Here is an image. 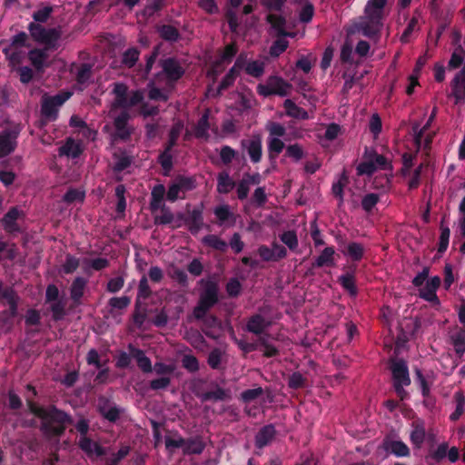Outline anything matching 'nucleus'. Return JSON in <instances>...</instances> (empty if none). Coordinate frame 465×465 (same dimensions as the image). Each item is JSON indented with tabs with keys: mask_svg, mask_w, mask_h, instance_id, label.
<instances>
[{
	"mask_svg": "<svg viewBox=\"0 0 465 465\" xmlns=\"http://www.w3.org/2000/svg\"><path fill=\"white\" fill-rule=\"evenodd\" d=\"M74 423L72 416L55 405H48L46 411L41 418L40 430L49 439L60 438L66 430L68 425Z\"/></svg>",
	"mask_w": 465,
	"mask_h": 465,
	"instance_id": "nucleus-1",
	"label": "nucleus"
},
{
	"mask_svg": "<svg viewBox=\"0 0 465 465\" xmlns=\"http://www.w3.org/2000/svg\"><path fill=\"white\" fill-rule=\"evenodd\" d=\"M387 0H368L364 13L365 17L360 24V30L368 38L379 36L385 17L384 7Z\"/></svg>",
	"mask_w": 465,
	"mask_h": 465,
	"instance_id": "nucleus-2",
	"label": "nucleus"
},
{
	"mask_svg": "<svg viewBox=\"0 0 465 465\" xmlns=\"http://www.w3.org/2000/svg\"><path fill=\"white\" fill-rule=\"evenodd\" d=\"M70 92H60L54 95L45 93L40 101V118L38 127L44 128L49 123L55 122L59 117V111L63 104L71 97Z\"/></svg>",
	"mask_w": 465,
	"mask_h": 465,
	"instance_id": "nucleus-3",
	"label": "nucleus"
},
{
	"mask_svg": "<svg viewBox=\"0 0 465 465\" xmlns=\"http://www.w3.org/2000/svg\"><path fill=\"white\" fill-rule=\"evenodd\" d=\"M198 284L202 286V290L193 315L195 319H203L205 314L219 302V286L216 282L207 279H201Z\"/></svg>",
	"mask_w": 465,
	"mask_h": 465,
	"instance_id": "nucleus-4",
	"label": "nucleus"
},
{
	"mask_svg": "<svg viewBox=\"0 0 465 465\" xmlns=\"http://www.w3.org/2000/svg\"><path fill=\"white\" fill-rule=\"evenodd\" d=\"M390 370L393 389L400 400L404 401L408 397V392L404 388L411 382L408 364L403 359H391Z\"/></svg>",
	"mask_w": 465,
	"mask_h": 465,
	"instance_id": "nucleus-5",
	"label": "nucleus"
},
{
	"mask_svg": "<svg viewBox=\"0 0 465 465\" xmlns=\"http://www.w3.org/2000/svg\"><path fill=\"white\" fill-rule=\"evenodd\" d=\"M27 28L32 38L41 44L52 45L60 37V33L56 29H46L43 25L35 22H31Z\"/></svg>",
	"mask_w": 465,
	"mask_h": 465,
	"instance_id": "nucleus-6",
	"label": "nucleus"
},
{
	"mask_svg": "<svg viewBox=\"0 0 465 465\" xmlns=\"http://www.w3.org/2000/svg\"><path fill=\"white\" fill-rule=\"evenodd\" d=\"M159 64L168 82H177L185 73L180 62L174 57L161 59Z\"/></svg>",
	"mask_w": 465,
	"mask_h": 465,
	"instance_id": "nucleus-7",
	"label": "nucleus"
},
{
	"mask_svg": "<svg viewBox=\"0 0 465 465\" xmlns=\"http://www.w3.org/2000/svg\"><path fill=\"white\" fill-rule=\"evenodd\" d=\"M381 447L387 454H391L397 458L411 456V450L408 445L401 440H394L390 435L384 437Z\"/></svg>",
	"mask_w": 465,
	"mask_h": 465,
	"instance_id": "nucleus-8",
	"label": "nucleus"
},
{
	"mask_svg": "<svg viewBox=\"0 0 465 465\" xmlns=\"http://www.w3.org/2000/svg\"><path fill=\"white\" fill-rule=\"evenodd\" d=\"M131 118L130 114L127 111H122L114 120V134L115 139L122 141H127L130 139L133 128L128 126V121Z\"/></svg>",
	"mask_w": 465,
	"mask_h": 465,
	"instance_id": "nucleus-9",
	"label": "nucleus"
},
{
	"mask_svg": "<svg viewBox=\"0 0 465 465\" xmlns=\"http://www.w3.org/2000/svg\"><path fill=\"white\" fill-rule=\"evenodd\" d=\"M441 280L440 276H433L427 280L424 286L420 288V297L429 302L439 304L440 300L437 296V290L440 285Z\"/></svg>",
	"mask_w": 465,
	"mask_h": 465,
	"instance_id": "nucleus-10",
	"label": "nucleus"
},
{
	"mask_svg": "<svg viewBox=\"0 0 465 465\" xmlns=\"http://www.w3.org/2000/svg\"><path fill=\"white\" fill-rule=\"evenodd\" d=\"M17 133L4 130L0 133V158L12 153L16 148Z\"/></svg>",
	"mask_w": 465,
	"mask_h": 465,
	"instance_id": "nucleus-11",
	"label": "nucleus"
},
{
	"mask_svg": "<svg viewBox=\"0 0 465 465\" xmlns=\"http://www.w3.org/2000/svg\"><path fill=\"white\" fill-rule=\"evenodd\" d=\"M191 233L196 234L203 226V207H195L188 211L186 216H181Z\"/></svg>",
	"mask_w": 465,
	"mask_h": 465,
	"instance_id": "nucleus-12",
	"label": "nucleus"
},
{
	"mask_svg": "<svg viewBox=\"0 0 465 465\" xmlns=\"http://www.w3.org/2000/svg\"><path fill=\"white\" fill-rule=\"evenodd\" d=\"M23 214L17 206L11 207L1 219V223L6 232L13 233L20 231L17 224L18 218Z\"/></svg>",
	"mask_w": 465,
	"mask_h": 465,
	"instance_id": "nucleus-13",
	"label": "nucleus"
},
{
	"mask_svg": "<svg viewBox=\"0 0 465 465\" xmlns=\"http://www.w3.org/2000/svg\"><path fill=\"white\" fill-rule=\"evenodd\" d=\"M426 440V427L425 421L420 418L411 422V431L410 434V440L412 445L420 449Z\"/></svg>",
	"mask_w": 465,
	"mask_h": 465,
	"instance_id": "nucleus-14",
	"label": "nucleus"
},
{
	"mask_svg": "<svg viewBox=\"0 0 465 465\" xmlns=\"http://www.w3.org/2000/svg\"><path fill=\"white\" fill-rule=\"evenodd\" d=\"M78 447L89 457L94 455L96 457H103L105 455V450L98 442L94 441L89 437H80L78 440Z\"/></svg>",
	"mask_w": 465,
	"mask_h": 465,
	"instance_id": "nucleus-15",
	"label": "nucleus"
},
{
	"mask_svg": "<svg viewBox=\"0 0 465 465\" xmlns=\"http://www.w3.org/2000/svg\"><path fill=\"white\" fill-rule=\"evenodd\" d=\"M276 429L273 424H267L262 427L255 435V447L263 449L268 446L276 436Z\"/></svg>",
	"mask_w": 465,
	"mask_h": 465,
	"instance_id": "nucleus-16",
	"label": "nucleus"
},
{
	"mask_svg": "<svg viewBox=\"0 0 465 465\" xmlns=\"http://www.w3.org/2000/svg\"><path fill=\"white\" fill-rule=\"evenodd\" d=\"M356 266L351 265L349 272L341 274L338 278V282L351 295L355 297L358 294V288L355 281Z\"/></svg>",
	"mask_w": 465,
	"mask_h": 465,
	"instance_id": "nucleus-17",
	"label": "nucleus"
},
{
	"mask_svg": "<svg viewBox=\"0 0 465 465\" xmlns=\"http://www.w3.org/2000/svg\"><path fill=\"white\" fill-rule=\"evenodd\" d=\"M87 283L88 280L83 276H77L72 282L69 291L70 298L74 305L82 303V298L84 297Z\"/></svg>",
	"mask_w": 465,
	"mask_h": 465,
	"instance_id": "nucleus-18",
	"label": "nucleus"
},
{
	"mask_svg": "<svg viewBox=\"0 0 465 465\" xmlns=\"http://www.w3.org/2000/svg\"><path fill=\"white\" fill-rule=\"evenodd\" d=\"M241 144L247 150L251 161L253 163L261 162L262 155V141L259 137L251 140H242Z\"/></svg>",
	"mask_w": 465,
	"mask_h": 465,
	"instance_id": "nucleus-19",
	"label": "nucleus"
},
{
	"mask_svg": "<svg viewBox=\"0 0 465 465\" xmlns=\"http://www.w3.org/2000/svg\"><path fill=\"white\" fill-rule=\"evenodd\" d=\"M335 249L325 247L312 263V268L333 267L335 265Z\"/></svg>",
	"mask_w": 465,
	"mask_h": 465,
	"instance_id": "nucleus-20",
	"label": "nucleus"
},
{
	"mask_svg": "<svg viewBox=\"0 0 465 465\" xmlns=\"http://www.w3.org/2000/svg\"><path fill=\"white\" fill-rule=\"evenodd\" d=\"M269 326L270 322L262 315L255 313L249 318L246 323V331L255 335H261Z\"/></svg>",
	"mask_w": 465,
	"mask_h": 465,
	"instance_id": "nucleus-21",
	"label": "nucleus"
},
{
	"mask_svg": "<svg viewBox=\"0 0 465 465\" xmlns=\"http://www.w3.org/2000/svg\"><path fill=\"white\" fill-rule=\"evenodd\" d=\"M128 351L133 358L135 359L138 367L145 373L152 371L151 360L145 355L144 351L136 348L132 343L128 345Z\"/></svg>",
	"mask_w": 465,
	"mask_h": 465,
	"instance_id": "nucleus-22",
	"label": "nucleus"
},
{
	"mask_svg": "<svg viewBox=\"0 0 465 465\" xmlns=\"http://www.w3.org/2000/svg\"><path fill=\"white\" fill-rule=\"evenodd\" d=\"M268 81L269 85L273 91V95L284 97L289 94L292 85L283 78L277 75H271L268 77Z\"/></svg>",
	"mask_w": 465,
	"mask_h": 465,
	"instance_id": "nucleus-23",
	"label": "nucleus"
},
{
	"mask_svg": "<svg viewBox=\"0 0 465 465\" xmlns=\"http://www.w3.org/2000/svg\"><path fill=\"white\" fill-rule=\"evenodd\" d=\"M363 158L371 160L378 169L392 170L391 163L384 155L379 154L373 148L366 147Z\"/></svg>",
	"mask_w": 465,
	"mask_h": 465,
	"instance_id": "nucleus-24",
	"label": "nucleus"
},
{
	"mask_svg": "<svg viewBox=\"0 0 465 465\" xmlns=\"http://www.w3.org/2000/svg\"><path fill=\"white\" fill-rule=\"evenodd\" d=\"M185 440L186 444L183 450L184 455H200L205 449V443L200 436L188 438Z\"/></svg>",
	"mask_w": 465,
	"mask_h": 465,
	"instance_id": "nucleus-25",
	"label": "nucleus"
},
{
	"mask_svg": "<svg viewBox=\"0 0 465 465\" xmlns=\"http://www.w3.org/2000/svg\"><path fill=\"white\" fill-rule=\"evenodd\" d=\"M159 36L170 43H175L181 38L179 30L172 25H161L156 27Z\"/></svg>",
	"mask_w": 465,
	"mask_h": 465,
	"instance_id": "nucleus-26",
	"label": "nucleus"
},
{
	"mask_svg": "<svg viewBox=\"0 0 465 465\" xmlns=\"http://www.w3.org/2000/svg\"><path fill=\"white\" fill-rule=\"evenodd\" d=\"M210 129L209 123V111L206 110L200 119L198 120L195 127H194V136L198 139H203L207 141L210 138V134L208 133Z\"/></svg>",
	"mask_w": 465,
	"mask_h": 465,
	"instance_id": "nucleus-27",
	"label": "nucleus"
},
{
	"mask_svg": "<svg viewBox=\"0 0 465 465\" xmlns=\"http://www.w3.org/2000/svg\"><path fill=\"white\" fill-rule=\"evenodd\" d=\"M235 182L231 178L228 172L223 171L218 173L217 192L219 193H229L235 187Z\"/></svg>",
	"mask_w": 465,
	"mask_h": 465,
	"instance_id": "nucleus-28",
	"label": "nucleus"
},
{
	"mask_svg": "<svg viewBox=\"0 0 465 465\" xmlns=\"http://www.w3.org/2000/svg\"><path fill=\"white\" fill-rule=\"evenodd\" d=\"M342 252L352 262H360L364 256L365 249L361 243L351 242L347 244L346 250L342 251Z\"/></svg>",
	"mask_w": 465,
	"mask_h": 465,
	"instance_id": "nucleus-29",
	"label": "nucleus"
},
{
	"mask_svg": "<svg viewBox=\"0 0 465 465\" xmlns=\"http://www.w3.org/2000/svg\"><path fill=\"white\" fill-rule=\"evenodd\" d=\"M165 194V188L163 184L155 185L151 193L150 209L152 213L162 209V202Z\"/></svg>",
	"mask_w": 465,
	"mask_h": 465,
	"instance_id": "nucleus-30",
	"label": "nucleus"
},
{
	"mask_svg": "<svg viewBox=\"0 0 465 465\" xmlns=\"http://www.w3.org/2000/svg\"><path fill=\"white\" fill-rule=\"evenodd\" d=\"M29 60L33 66L37 71H43L45 64V62L47 59V54L41 49L35 48L28 54Z\"/></svg>",
	"mask_w": 465,
	"mask_h": 465,
	"instance_id": "nucleus-31",
	"label": "nucleus"
},
{
	"mask_svg": "<svg viewBox=\"0 0 465 465\" xmlns=\"http://www.w3.org/2000/svg\"><path fill=\"white\" fill-rule=\"evenodd\" d=\"M266 21L277 32L278 35L285 36L288 35L285 31L286 19L282 15L269 14L266 16Z\"/></svg>",
	"mask_w": 465,
	"mask_h": 465,
	"instance_id": "nucleus-32",
	"label": "nucleus"
},
{
	"mask_svg": "<svg viewBox=\"0 0 465 465\" xmlns=\"http://www.w3.org/2000/svg\"><path fill=\"white\" fill-rule=\"evenodd\" d=\"M82 153V149L73 139H68L64 145L59 148L60 155H66L72 158H77Z\"/></svg>",
	"mask_w": 465,
	"mask_h": 465,
	"instance_id": "nucleus-33",
	"label": "nucleus"
},
{
	"mask_svg": "<svg viewBox=\"0 0 465 465\" xmlns=\"http://www.w3.org/2000/svg\"><path fill=\"white\" fill-rule=\"evenodd\" d=\"M152 295V290L148 283V279L143 275L139 281L137 297L135 301V308H141L140 300H146Z\"/></svg>",
	"mask_w": 465,
	"mask_h": 465,
	"instance_id": "nucleus-34",
	"label": "nucleus"
},
{
	"mask_svg": "<svg viewBox=\"0 0 465 465\" xmlns=\"http://www.w3.org/2000/svg\"><path fill=\"white\" fill-rule=\"evenodd\" d=\"M203 242L213 250L224 252L228 248V243L215 234H208L203 237Z\"/></svg>",
	"mask_w": 465,
	"mask_h": 465,
	"instance_id": "nucleus-35",
	"label": "nucleus"
},
{
	"mask_svg": "<svg viewBox=\"0 0 465 465\" xmlns=\"http://www.w3.org/2000/svg\"><path fill=\"white\" fill-rule=\"evenodd\" d=\"M114 158L115 162L113 169L115 173H121L126 170L133 163V157L125 153H122L120 154L114 153Z\"/></svg>",
	"mask_w": 465,
	"mask_h": 465,
	"instance_id": "nucleus-36",
	"label": "nucleus"
},
{
	"mask_svg": "<svg viewBox=\"0 0 465 465\" xmlns=\"http://www.w3.org/2000/svg\"><path fill=\"white\" fill-rule=\"evenodd\" d=\"M183 128V124L182 122H178L171 127L168 135V141L164 146V148H167V151H172L173 148L177 144V141L179 139Z\"/></svg>",
	"mask_w": 465,
	"mask_h": 465,
	"instance_id": "nucleus-37",
	"label": "nucleus"
},
{
	"mask_svg": "<svg viewBox=\"0 0 465 465\" xmlns=\"http://www.w3.org/2000/svg\"><path fill=\"white\" fill-rule=\"evenodd\" d=\"M140 51L137 47H130L125 50L122 55V64L127 67L132 68L139 60Z\"/></svg>",
	"mask_w": 465,
	"mask_h": 465,
	"instance_id": "nucleus-38",
	"label": "nucleus"
},
{
	"mask_svg": "<svg viewBox=\"0 0 465 465\" xmlns=\"http://www.w3.org/2000/svg\"><path fill=\"white\" fill-rule=\"evenodd\" d=\"M440 235L439 239L438 244V252L440 254L444 253L449 246L450 230L447 225H444L443 220H441L440 224Z\"/></svg>",
	"mask_w": 465,
	"mask_h": 465,
	"instance_id": "nucleus-39",
	"label": "nucleus"
},
{
	"mask_svg": "<svg viewBox=\"0 0 465 465\" xmlns=\"http://www.w3.org/2000/svg\"><path fill=\"white\" fill-rule=\"evenodd\" d=\"M229 397L226 391L220 386H216V389L213 391H209L202 394L201 399L203 401H225Z\"/></svg>",
	"mask_w": 465,
	"mask_h": 465,
	"instance_id": "nucleus-40",
	"label": "nucleus"
},
{
	"mask_svg": "<svg viewBox=\"0 0 465 465\" xmlns=\"http://www.w3.org/2000/svg\"><path fill=\"white\" fill-rule=\"evenodd\" d=\"M380 202V195L378 193H366L361 199V208L367 213H371L376 204Z\"/></svg>",
	"mask_w": 465,
	"mask_h": 465,
	"instance_id": "nucleus-41",
	"label": "nucleus"
},
{
	"mask_svg": "<svg viewBox=\"0 0 465 465\" xmlns=\"http://www.w3.org/2000/svg\"><path fill=\"white\" fill-rule=\"evenodd\" d=\"M93 65L89 63H84L80 65L76 74L75 80L79 84H86L92 76Z\"/></svg>",
	"mask_w": 465,
	"mask_h": 465,
	"instance_id": "nucleus-42",
	"label": "nucleus"
},
{
	"mask_svg": "<svg viewBox=\"0 0 465 465\" xmlns=\"http://www.w3.org/2000/svg\"><path fill=\"white\" fill-rule=\"evenodd\" d=\"M0 300H2L4 303L11 305L12 302L18 303L20 298L12 287L3 288L0 283Z\"/></svg>",
	"mask_w": 465,
	"mask_h": 465,
	"instance_id": "nucleus-43",
	"label": "nucleus"
},
{
	"mask_svg": "<svg viewBox=\"0 0 465 465\" xmlns=\"http://www.w3.org/2000/svg\"><path fill=\"white\" fill-rule=\"evenodd\" d=\"M264 63L259 60L251 61L245 66V73L252 77L260 78L264 73Z\"/></svg>",
	"mask_w": 465,
	"mask_h": 465,
	"instance_id": "nucleus-44",
	"label": "nucleus"
},
{
	"mask_svg": "<svg viewBox=\"0 0 465 465\" xmlns=\"http://www.w3.org/2000/svg\"><path fill=\"white\" fill-rule=\"evenodd\" d=\"M238 74V70H235V68L232 67L221 80L217 88L218 94H222V92L232 85Z\"/></svg>",
	"mask_w": 465,
	"mask_h": 465,
	"instance_id": "nucleus-45",
	"label": "nucleus"
},
{
	"mask_svg": "<svg viewBox=\"0 0 465 465\" xmlns=\"http://www.w3.org/2000/svg\"><path fill=\"white\" fill-rule=\"evenodd\" d=\"M452 345L457 355L462 356L465 352V331L453 334L451 336Z\"/></svg>",
	"mask_w": 465,
	"mask_h": 465,
	"instance_id": "nucleus-46",
	"label": "nucleus"
},
{
	"mask_svg": "<svg viewBox=\"0 0 465 465\" xmlns=\"http://www.w3.org/2000/svg\"><path fill=\"white\" fill-rule=\"evenodd\" d=\"M306 383L307 379L300 371L292 372L288 378V386L292 390L303 389Z\"/></svg>",
	"mask_w": 465,
	"mask_h": 465,
	"instance_id": "nucleus-47",
	"label": "nucleus"
},
{
	"mask_svg": "<svg viewBox=\"0 0 465 465\" xmlns=\"http://www.w3.org/2000/svg\"><path fill=\"white\" fill-rule=\"evenodd\" d=\"M456 401V409L450 414V419L452 421L458 420L464 412L465 397L461 391H458L454 395Z\"/></svg>",
	"mask_w": 465,
	"mask_h": 465,
	"instance_id": "nucleus-48",
	"label": "nucleus"
},
{
	"mask_svg": "<svg viewBox=\"0 0 465 465\" xmlns=\"http://www.w3.org/2000/svg\"><path fill=\"white\" fill-rule=\"evenodd\" d=\"M220 159L223 165H230L238 153L229 145H223L220 149Z\"/></svg>",
	"mask_w": 465,
	"mask_h": 465,
	"instance_id": "nucleus-49",
	"label": "nucleus"
},
{
	"mask_svg": "<svg viewBox=\"0 0 465 465\" xmlns=\"http://www.w3.org/2000/svg\"><path fill=\"white\" fill-rule=\"evenodd\" d=\"M50 311L52 312V319L55 322L61 321L64 318L65 303L62 301L53 302L50 305Z\"/></svg>",
	"mask_w": 465,
	"mask_h": 465,
	"instance_id": "nucleus-50",
	"label": "nucleus"
},
{
	"mask_svg": "<svg viewBox=\"0 0 465 465\" xmlns=\"http://www.w3.org/2000/svg\"><path fill=\"white\" fill-rule=\"evenodd\" d=\"M3 53L12 65L20 64L23 61V52L17 48L5 47Z\"/></svg>",
	"mask_w": 465,
	"mask_h": 465,
	"instance_id": "nucleus-51",
	"label": "nucleus"
},
{
	"mask_svg": "<svg viewBox=\"0 0 465 465\" xmlns=\"http://www.w3.org/2000/svg\"><path fill=\"white\" fill-rule=\"evenodd\" d=\"M281 241L291 250L297 249L299 242L297 234L294 231H286L280 235Z\"/></svg>",
	"mask_w": 465,
	"mask_h": 465,
	"instance_id": "nucleus-52",
	"label": "nucleus"
},
{
	"mask_svg": "<svg viewBox=\"0 0 465 465\" xmlns=\"http://www.w3.org/2000/svg\"><path fill=\"white\" fill-rule=\"evenodd\" d=\"M80 261L78 258L72 254H67L62 265V272L65 274H72L78 269Z\"/></svg>",
	"mask_w": 465,
	"mask_h": 465,
	"instance_id": "nucleus-53",
	"label": "nucleus"
},
{
	"mask_svg": "<svg viewBox=\"0 0 465 465\" xmlns=\"http://www.w3.org/2000/svg\"><path fill=\"white\" fill-rule=\"evenodd\" d=\"M182 192H189L195 188V179L184 175H177L173 180Z\"/></svg>",
	"mask_w": 465,
	"mask_h": 465,
	"instance_id": "nucleus-54",
	"label": "nucleus"
},
{
	"mask_svg": "<svg viewBox=\"0 0 465 465\" xmlns=\"http://www.w3.org/2000/svg\"><path fill=\"white\" fill-rule=\"evenodd\" d=\"M284 146V143L278 137L271 138L268 142L270 158H276L282 152Z\"/></svg>",
	"mask_w": 465,
	"mask_h": 465,
	"instance_id": "nucleus-55",
	"label": "nucleus"
},
{
	"mask_svg": "<svg viewBox=\"0 0 465 465\" xmlns=\"http://www.w3.org/2000/svg\"><path fill=\"white\" fill-rule=\"evenodd\" d=\"M84 192L76 188H70L63 196V201L66 203L74 202H83L84 200Z\"/></svg>",
	"mask_w": 465,
	"mask_h": 465,
	"instance_id": "nucleus-56",
	"label": "nucleus"
},
{
	"mask_svg": "<svg viewBox=\"0 0 465 465\" xmlns=\"http://www.w3.org/2000/svg\"><path fill=\"white\" fill-rule=\"evenodd\" d=\"M419 19L417 16L413 15L408 23L407 27L404 29L402 35H401V42L402 44H407L410 42V38L412 33L418 29Z\"/></svg>",
	"mask_w": 465,
	"mask_h": 465,
	"instance_id": "nucleus-57",
	"label": "nucleus"
},
{
	"mask_svg": "<svg viewBox=\"0 0 465 465\" xmlns=\"http://www.w3.org/2000/svg\"><path fill=\"white\" fill-rule=\"evenodd\" d=\"M170 276L172 279L176 281L181 287H187L189 285L187 273L178 267L173 268L170 272Z\"/></svg>",
	"mask_w": 465,
	"mask_h": 465,
	"instance_id": "nucleus-58",
	"label": "nucleus"
},
{
	"mask_svg": "<svg viewBox=\"0 0 465 465\" xmlns=\"http://www.w3.org/2000/svg\"><path fill=\"white\" fill-rule=\"evenodd\" d=\"M226 292L229 297H238L242 292V284L237 278H231L226 283Z\"/></svg>",
	"mask_w": 465,
	"mask_h": 465,
	"instance_id": "nucleus-59",
	"label": "nucleus"
},
{
	"mask_svg": "<svg viewBox=\"0 0 465 465\" xmlns=\"http://www.w3.org/2000/svg\"><path fill=\"white\" fill-rule=\"evenodd\" d=\"M416 158V154L411 153H404L402 154V168L401 170V173L402 176L410 175L411 169L413 166V161Z\"/></svg>",
	"mask_w": 465,
	"mask_h": 465,
	"instance_id": "nucleus-60",
	"label": "nucleus"
},
{
	"mask_svg": "<svg viewBox=\"0 0 465 465\" xmlns=\"http://www.w3.org/2000/svg\"><path fill=\"white\" fill-rule=\"evenodd\" d=\"M182 366L189 372H196L199 370L198 359L191 354L184 355L182 359Z\"/></svg>",
	"mask_w": 465,
	"mask_h": 465,
	"instance_id": "nucleus-61",
	"label": "nucleus"
},
{
	"mask_svg": "<svg viewBox=\"0 0 465 465\" xmlns=\"http://www.w3.org/2000/svg\"><path fill=\"white\" fill-rule=\"evenodd\" d=\"M378 169L371 160L364 159L358 166L357 173L359 175H371Z\"/></svg>",
	"mask_w": 465,
	"mask_h": 465,
	"instance_id": "nucleus-62",
	"label": "nucleus"
},
{
	"mask_svg": "<svg viewBox=\"0 0 465 465\" xmlns=\"http://www.w3.org/2000/svg\"><path fill=\"white\" fill-rule=\"evenodd\" d=\"M171 152L172 151H167V148H164L163 152L158 156V163L166 172L171 171L173 168V155Z\"/></svg>",
	"mask_w": 465,
	"mask_h": 465,
	"instance_id": "nucleus-63",
	"label": "nucleus"
},
{
	"mask_svg": "<svg viewBox=\"0 0 465 465\" xmlns=\"http://www.w3.org/2000/svg\"><path fill=\"white\" fill-rule=\"evenodd\" d=\"M131 303V298L129 296L122 297H112L108 301V305L113 309L123 310L127 308Z\"/></svg>",
	"mask_w": 465,
	"mask_h": 465,
	"instance_id": "nucleus-64",
	"label": "nucleus"
}]
</instances>
